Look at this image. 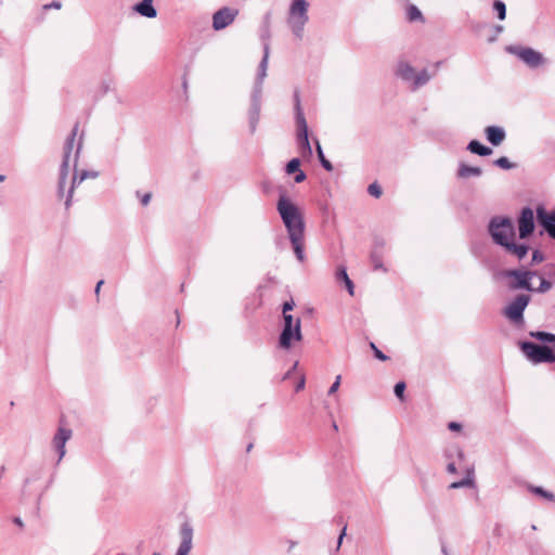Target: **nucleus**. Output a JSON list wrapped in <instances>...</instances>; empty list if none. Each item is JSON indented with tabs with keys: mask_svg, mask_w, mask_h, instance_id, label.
<instances>
[{
	"mask_svg": "<svg viewBox=\"0 0 555 555\" xmlns=\"http://www.w3.org/2000/svg\"><path fill=\"white\" fill-rule=\"evenodd\" d=\"M534 285H539V281L537 279L534 280Z\"/></svg>",
	"mask_w": 555,
	"mask_h": 555,
	"instance_id": "obj_55",
	"label": "nucleus"
},
{
	"mask_svg": "<svg viewBox=\"0 0 555 555\" xmlns=\"http://www.w3.org/2000/svg\"><path fill=\"white\" fill-rule=\"evenodd\" d=\"M544 257L539 250H534L532 254V262H541L543 261Z\"/></svg>",
	"mask_w": 555,
	"mask_h": 555,
	"instance_id": "obj_41",
	"label": "nucleus"
},
{
	"mask_svg": "<svg viewBox=\"0 0 555 555\" xmlns=\"http://www.w3.org/2000/svg\"><path fill=\"white\" fill-rule=\"evenodd\" d=\"M340 380H341V376L340 375H337L336 378H335V382L332 384V386L330 387L328 389V395H334L339 386H340Z\"/></svg>",
	"mask_w": 555,
	"mask_h": 555,
	"instance_id": "obj_37",
	"label": "nucleus"
},
{
	"mask_svg": "<svg viewBox=\"0 0 555 555\" xmlns=\"http://www.w3.org/2000/svg\"><path fill=\"white\" fill-rule=\"evenodd\" d=\"M237 15V10L223 8L217 11L212 16V26L216 30H220L229 26Z\"/></svg>",
	"mask_w": 555,
	"mask_h": 555,
	"instance_id": "obj_14",
	"label": "nucleus"
},
{
	"mask_svg": "<svg viewBox=\"0 0 555 555\" xmlns=\"http://www.w3.org/2000/svg\"><path fill=\"white\" fill-rule=\"evenodd\" d=\"M531 336H533L542 341H555V335L548 334L545 332H535V333L532 332Z\"/></svg>",
	"mask_w": 555,
	"mask_h": 555,
	"instance_id": "obj_33",
	"label": "nucleus"
},
{
	"mask_svg": "<svg viewBox=\"0 0 555 555\" xmlns=\"http://www.w3.org/2000/svg\"><path fill=\"white\" fill-rule=\"evenodd\" d=\"M346 530H347V528L344 527L341 532H340V534H339V537H338L337 547H336L337 550H339V547H340V545L343 543L344 537L346 535Z\"/></svg>",
	"mask_w": 555,
	"mask_h": 555,
	"instance_id": "obj_43",
	"label": "nucleus"
},
{
	"mask_svg": "<svg viewBox=\"0 0 555 555\" xmlns=\"http://www.w3.org/2000/svg\"><path fill=\"white\" fill-rule=\"evenodd\" d=\"M72 437V430L66 427H59L55 436L53 437L52 444L55 451L59 453V462L65 456L66 453V442Z\"/></svg>",
	"mask_w": 555,
	"mask_h": 555,
	"instance_id": "obj_15",
	"label": "nucleus"
},
{
	"mask_svg": "<svg viewBox=\"0 0 555 555\" xmlns=\"http://www.w3.org/2000/svg\"><path fill=\"white\" fill-rule=\"evenodd\" d=\"M103 283L104 282L102 280L96 283V286H95V294L96 295H99V293L101 291V286L103 285Z\"/></svg>",
	"mask_w": 555,
	"mask_h": 555,
	"instance_id": "obj_47",
	"label": "nucleus"
},
{
	"mask_svg": "<svg viewBox=\"0 0 555 555\" xmlns=\"http://www.w3.org/2000/svg\"><path fill=\"white\" fill-rule=\"evenodd\" d=\"M493 9L496 11L498 17L500 20H504L505 18V16H506V7H505L503 1L495 0L493 2Z\"/></svg>",
	"mask_w": 555,
	"mask_h": 555,
	"instance_id": "obj_31",
	"label": "nucleus"
},
{
	"mask_svg": "<svg viewBox=\"0 0 555 555\" xmlns=\"http://www.w3.org/2000/svg\"><path fill=\"white\" fill-rule=\"evenodd\" d=\"M96 177H98V172H95V171H87V170H83L80 173H75L74 175L72 186H70V189L68 191V194H67V197H66V201H65L66 208H68L70 206V202H72L73 192H74L75 186L77 184L81 183L82 181H85L88 178H96Z\"/></svg>",
	"mask_w": 555,
	"mask_h": 555,
	"instance_id": "obj_20",
	"label": "nucleus"
},
{
	"mask_svg": "<svg viewBox=\"0 0 555 555\" xmlns=\"http://www.w3.org/2000/svg\"><path fill=\"white\" fill-rule=\"evenodd\" d=\"M78 135V125H75V127L72 130L70 135L66 139L65 145H64V155H63V162L61 165V172H60V181H59V194L63 196L64 188H65V180L69 172V166L73 164V166L76 168L78 156L82 146L81 137L77 140L76 137Z\"/></svg>",
	"mask_w": 555,
	"mask_h": 555,
	"instance_id": "obj_4",
	"label": "nucleus"
},
{
	"mask_svg": "<svg viewBox=\"0 0 555 555\" xmlns=\"http://www.w3.org/2000/svg\"><path fill=\"white\" fill-rule=\"evenodd\" d=\"M537 219L545 232L555 240V210L547 211L543 206L537 208Z\"/></svg>",
	"mask_w": 555,
	"mask_h": 555,
	"instance_id": "obj_13",
	"label": "nucleus"
},
{
	"mask_svg": "<svg viewBox=\"0 0 555 555\" xmlns=\"http://www.w3.org/2000/svg\"><path fill=\"white\" fill-rule=\"evenodd\" d=\"M309 3L306 0H293L288 10L287 23L296 36L301 39L304 35V28L307 24Z\"/></svg>",
	"mask_w": 555,
	"mask_h": 555,
	"instance_id": "obj_5",
	"label": "nucleus"
},
{
	"mask_svg": "<svg viewBox=\"0 0 555 555\" xmlns=\"http://www.w3.org/2000/svg\"><path fill=\"white\" fill-rule=\"evenodd\" d=\"M294 100L297 126V143L304 156H311L312 149L308 137V125L301 108L299 93L297 91L294 94Z\"/></svg>",
	"mask_w": 555,
	"mask_h": 555,
	"instance_id": "obj_6",
	"label": "nucleus"
},
{
	"mask_svg": "<svg viewBox=\"0 0 555 555\" xmlns=\"http://www.w3.org/2000/svg\"><path fill=\"white\" fill-rule=\"evenodd\" d=\"M300 169V160L298 158H293L286 165V172L288 175L295 173Z\"/></svg>",
	"mask_w": 555,
	"mask_h": 555,
	"instance_id": "obj_32",
	"label": "nucleus"
},
{
	"mask_svg": "<svg viewBox=\"0 0 555 555\" xmlns=\"http://www.w3.org/2000/svg\"><path fill=\"white\" fill-rule=\"evenodd\" d=\"M261 95L259 88L257 90H253L251 93V105L249 109V124L251 132L256 130L257 124L259 121L260 116V106H261Z\"/></svg>",
	"mask_w": 555,
	"mask_h": 555,
	"instance_id": "obj_16",
	"label": "nucleus"
},
{
	"mask_svg": "<svg viewBox=\"0 0 555 555\" xmlns=\"http://www.w3.org/2000/svg\"><path fill=\"white\" fill-rule=\"evenodd\" d=\"M374 267H375V269H379V268H382V264L378 262H375Z\"/></svg>",
	"mask_w": 555,
	"mask_h": 555,
	"instance_id": "obj_50",
	"label": "nucleus"
},
{
	"mask_svg": "<svg viewBox=\"0 0 555 555\" xmlns=\"http://www.w3.org/2000/svg\"><path fill=\"white\" fill-rule=\"evenodd\" d=\"M487 140L494 146L500 145L505 140V131L499 126H489L485 129Z\"/></svg>",
	"mask_w": 555,
	"mask_h": 555,
	"instance_id": "obj_19",
	"label": "nucleus"
},
{
	"mask_svg": "<svg viewBox=\"0 0 555 555\" xmlns=\"http://www.w3.org/2000/svg\"><path fill=\"white\" fill-rule=\"evenodd\" d=\"M415 68L406 61H399L396 66V75L403 81L412 85L415 77Z\"/></svg>",
	"mask_w": 555,
	"mask_h": 555,
	"instance_id": "obj_17",
	"label": "nucleus"
},
{
	"mask_svg": "<svg viewBox=\"0 0 555 555\" xmlns=\"http://www.w3.org/2000/svg\"><path fill=\"white\" fill-rule=\"evenodd\" d=\"M475 487V474L474 468H467L466 477L460 481L452 482L449 488L450 489H460V488H474Z\"/></svg>",
	"mask_w": 555,
	"mask_h": 555,
	"instance_id": "obj_23",
	"label": "nucleus"
},
{
	"mask_svg": "<svg viewBox=\"0 0 555 555\" xmlns=\"http://www.w3.org/2000/svg\"><path fill=\"white\" fill-rule=\"evenodd\" d=\"M268 61H269V46L264 44L263 57L259 64L257 78H256V82L254 86V90H257L259 88L260 94H262V83L267 76Z\"/></svg>",
	"mask_w": 555,
	"mask_h": 555,
	"instance_id": "obj_18",
	"label": "nucleus"
},
{
	"mask_svg": "<svg viewBox=\"0 0 555 555\" xmlns=\"http://www.w3.org/2000/svg\"><path fill=\"white\" fill-rule=\"evenodd\" d=\"M530 490L533 493H535L548 501H555V495L552 492L544 490L542 487H531Z\"/></svg>",
	"mask_w": 555,
	"mask_h": 555,
	"instance_id": "obj_29",
	"label": "nucleus"
},
{
	"mask_svg": "<svg viewBox=\"0 0 555 555\" xmlns=\"http://www.w3.org/2000/svg\"><path fill=\"white\" fill-rule=\"evenodd\" d=\"M504 276L509 279L508 286L512 289H526L544 294L552 288V283L538 271L507 270L504 272Z\"/></svg>",
	"mask_w": 555,
	"mask_h": 555,
	"instance_id": "obj_3",
	"label": "nucleus"
},
{
	"mask_svg": "<svg viewBox=\"0 0 555 555\" xmlns=\"http://www.w3.org/2000/svg\"><path fill=\"white\" fill-rule=\"evenodd\" d=\"M439 65H440V62H437V63L435 64L436 69L439 67Z\"/></svg>",
	"mask_w": 555,
	"mask_h": 555,
	"instance_id": "obj_53",
	"label": "nucleus"
},
{
	"mask_svg": "<svg viewBox=\"0 0 555 555\" xmlns=\"http://www.w3.org/2000/svg\"><path fill=\"white\" fill-rule=\"evenodd\" d=\"M283 331L280 335L279 344L283 349H289L293 341L302 339L300 319H294L292 314H285Z\"/></svg>",
	"mask_w": 555,
	"mask_h": 555,
	"instance_id": "obj_7",
	"label": "nucleus"
},
{
	"mask_svg": "<svg viewBox=\"0 0 555 555\" xmlns=\"http://www.w3.org/2000/svg\"><path fill=\"white\" fill-rule=\"evenodd\" d=\"M519 346L526 358L534 364L553 363L555 361L554 352L546 346H540L530 341H522Z\"/></svg>",
	"mask_w": 555,
	"mask_h": 555,
	"instance_id": "obj_8",
	"label": "nucleus"
},
{
	"mask_svg": "<svg viewBox=\"0 0 555 555\" xmlns=\"http://www.w3.org/2000/svg\"><path fill=\"white\" fill-rule=\"evenodd\" d=\"M406 16L410 22L422 21L423 14L417 7L411 4L406 9Z\"/></svg>",
	"mask_w": 555,
	"mask_h": 555,
	"instance_id": "obj_26",
	"label": "nucleus"
},
{
	"mask_svg": "<svg viewBox=\"0 0 555 555\" xmlns=\"http://www.w3.org/2000/svg\"><path fill=\"white\" fill-rule=\"evenodd\" d=\"M467 150L479 156H489L492 154V150L490 147L482 145L477 140H472L467 145Z\"/></svg>",
	"mask_w": 555,
	"mask_h": 555,
	"instance_id": "obj_25",
	"label": "nucleus"
},
{
	"mask_svg": "<svg viewBox=\"0 0 555 555\" xmlns=\"http://www.w3.org/2000/svg\"><path fill=\"white\" fill-rule=\"evenodd\" d=\"M153 555H160L159 553H154Z\"/></svg>",
	"mask_w": 555,
	"mask_h": 555,
	"instance_id": "obj_56",
	"label": "nucleus"
},
{
	"mask_svg": "<svg viewBox=\"0 0 555 555\" xmlns=\"http://www.w3.org/2000/svg\"><path fill=\"white\" fill-rule=\"evenodd\" d=\"M506 51L511 54L518 56L525 64L531 68H537L545 64V59L539 51L532 48H522L516 46H508Z\"/></svg>",
	"mask_w": 555,
	"mask_h": 555,
	"instance_id": "obj_10",
	"label": "nucleus"
},
{
	"mask_svg": "<svg viewBox=\"0 0 555 555\" xmlns=\"http://www.w3.org/2000/svg\"><path fill=\"white\" fill-rule=\"evenodd\" d=\"M482 170L480 167H473L465 164H461L457 170L459 178L468 179L470 177L481 176Z\"/></svg>",
	"mask_w": 555,
	"mask_h": 555,
	"instance_id": "obj_24",
	"label": "nucleus"
},
{
	"mask_svg": "<svg viewBox=\"0 0 555 555\" xmlns=\"http://www.w3.org/2000/svg\"><path fill=\"white\" fill-rule=\"evenodd\" d=\"M317 152H318V156H319V159L321 162V165L323 166V168L327 171H332L333 170V165L331 164L330 160H327L323 154V151H322V147L320 145L319 142H317Z\"/></svg>",
	"mask_w": 555,
	"mask_h": 555,
	"instance_id": "obj_28",
	"label": "nucleus"
},
{
	"mask_svg": "<svg viewBox=\"0 0 555 555\" xmlns=\"http://www.w3.org/2000/svg\"><path fill=\"white\" fill-rule=\"evenodd\" d=\"M151 198H152V194L151 193H145V194H143L141 196L140 201H141L143 206H146L150 203Z\"/></svg>",
	"mask_w": 555,
	"mask_h": 555,
	"instance_id": "obj_42",
	"label": "nucleus"
},
{
	"mask_svg": "<svg viewBox=\"0 0 555 555\" xmlns=\"http://www.w3.org/2000/svg\"><path fill=\"white\" fill-rule=\"evenodd\" d=\"M404 390H405V383L399 382L395 385V395L397 398H399L401 401L404 400Z\"/></svg>",
	"mask_w": 555,
	"mask_h": 555,
	"instance_id": "obj_34",
	"label": "nucleus"
},
{
	"mask_svg": "<svg viewBox=\"0 0 555 555\" xmlns=\"http://www.w3.org/2000/svg\"><path fill=\"white\" fill-rule=\"evenodd\" d=\"M370 346H371L372 350L374 351L375 357H376L378 360H380V361H386V360L388 359V357H387L385 353H383V352H382V351H380V350L375 346V344H374V343H371V345H370Z\"/></svg>",
	"mask_w": 555,
	"mask_h": 555,
	"instance_id": "obj_36",
	"label": "nucleus"
},
{
	"mask_svg": "<svg viewBox=\"0 0 555 555\" xmlns=\"http://www.w3.org/2000/svg\"><path fill=\"white\" fill-rule=\"evenodd\" d=\"M367 192L370 195L378 198L382 195V188L377 183H372L369 185Z\"/></svg>",
	"mask_w": 555,
	"mask_h": 555,
	"instance_id": "obj_35",
	"label": "nucleus"
},
{
	"mask_svg": "<svg viewBox=\"0 0 555 555\" xmlns=\"http://www.w3.org/2000/svg\"><path fill=\"white\" fill-rule=\"evenodd\" d=\"M519 236L526 238L534 230V214L529 207L524 208L518 219Z\"/></svg>",
	"mask_w": 555,
	"mask_h": 555,
	"instance_id": "obj_12",
	"label": "nucleus"
},
{
	"mask_svg": "<svg viewBox=\"0 0 555 555\" xmlns=\"http://www.w3.org/2000/svg\"><path fill=\"white\" fill-rule=\"evenodd\" d=\"M180 544L175 555H188L193 548L194 529L189 521L181 524L179 528Z\"/></svg>",
	"mask_w": 555,
	"mask_h": 555,
	"instance_id": "obj_11",
	"label": "nucleus"
},
{
	"mask_svg": "<svg viewBox=\"0 0 555 555\" xmlns=\"http://www.w3.org/2000/svg\"><path fill=\"white\" fill-rule=\"evenodd\" d=\"M50 8L60 9L61 8V3L60 2H52L51 4L44 5V9H50Z\"/></svg>",
	"mask_w": 555,
	"mask_h": 555,
	"instance_id": "obj_46",
	"label": "nucleus"
},
{
	"mask_svg": "<svg viewBox=\"0 0 555 555\" xmlns=\"http://www.w3.org/2000/svg\"><path fill=\"white\" fill-rule=\"evenodd\" d=\"M295 173H296V176H295L294 180L296 183H300L306 180V173L301 169H299V171H297Z\"/></svg>",
	"mask_w": 555,
	"mask_h": 555,
	"instance_id": "obj_40",
	"label": "nucleus"
},
{
	"mask_svg": "<svg viewBox=\"0 0 555 555\" xmlns=\"http://www.w3.org/2000/svg\"><path fill=\"white\" fill-rule=\"evenodd\" d=\"M291 372L292 371L287 372L286 375L284 376V378H287L291 375Z\"/></svg>",
	"mask_w": 555,
	"mask_h": 555,
	"instance_id": "obj_52",
	"label": "nucleus"
},
{
	"mask_svg": "<svg viewBox=\"0 0 555 555\" xmlns=\"http://www.w3.org/2000/svg\"><path fill=\"white\" fill-rule=\"evenodd\" d=\"M305 384H306L305 377H301L300 380L296 385V391L302 390L305 388Z\"/></svg>",
	"mask_w": 555,
	"mask_h": 555,
	"instance_id": "obj_44",
	"label": "nucleus"
},
{
	"mask_svg": "<svg viewBox=\"0 0 555 555\" xmlns=\"http://www.w3.org/2000/svg\"><path fill=\"white\" fill-rule=\"evenodd\" d=\"M531 529H532V530H537L538 528H537V526H535V525H532V526H531Z\"/></svg>",
	"mask_w": 555,
	"mask_h": 555,
	"instance_id": "obj_54",
	"label": "nucleus"
},
{
	"mask_svg": "<svg viewBox=\"0 0 555 555\" xmlns=\"http://www.w3.org/2000/svg\"><path fill=\"white\" fill-rule=\"evenodd\" d=\"M276 210L286 228L296 258L305 261V220L299 207L285 194H281Z\"/></svg>",
	"mask_w": 555,
	"mask_h": 555,
	"instance_id": "obj_1",
	"label": "nucleus"
},
{
	"mask_svg": "<svg viewBox=\"0 0 555 555\" xmlns=\"http://www.w3.org/2000/svg\"><path fill=\"white\" fill-rule=\"evenodd\" d=\"M447 470H448V473H450V474H455V473H456L455 464H454V463H452V462H451V463H449V464L447 465Z\"/></svg>",
	"mask_w": 555,
	"mask_h": 555,
	"instance_id": "obj_45",
	"label": "nucleus"
},
{
	"mask_svg": "<svg viewBox=\"0 0 555 555\" xmlns=\"http://www.w3.org/2000/svg\"><path fill=\"white\" fill-rule=\"evenodd\" d=\"M494 165L505 170L515 168V164L511 163L509 159L505 156L495 159Z\"/></svg>",
	"mask_w": 555,
	"mask_h": 555,
	"instance_id": "obj_30",
	"label": "nucleus"
},
{
	"mask_svg": "<svg viewBox=\"0 0 555 555\" xmlns=\"http://www.w3.org/2000/svg\"><path fill=\"white\" fill-rule=\"evenodd\" d=\"M457 456H459V459H460V460H463V459H464V452H463V450H462V449H460V448L457 449Z\"/></svg>",
	"mask_w": 555,
	"mask_h": 555,
	"instance_id": "obj_48",
	"label": "nucleus"
},
{
	"mask_svg": "<svg viewBox=\"0 0 555 555\" xmlns=\"http://www.w3.org/2000/svg\"><path fill=\"white\" fill-rule=\"evenodd\" d=\"M337 276H338V279H341V280L345 282V284H346V286H347V288H348L349 294H350V295H353V283H352V281L349 279V276H348L347 271H346V269H345V268H340V269L338 270Z\"/></svg>",
	"mask_w": 555,
	"mask_h": 555,
	"instance_id": "obj_27",
	"label": "nucleus"
},
{
	"mask_svg": "<svg viewBox=\"0 0 555 555\" xmlns=\"http://www.w3.org/2000/svg\"><path fill=\"white\" fill-rule=\"evenodd\" d=\"M448 428L451 430V431H461L462 430V424L457 423V422H450L448 424Z\"/></svg>",
	"mask_w": 555,
	"mask_h": 555,
	"instance_id": "obj_39",
	"label": "nucleus"
},
{
	"mask_svg": "<svg viewBox=\"0 0 555 555\" xmlns=\"http://www.w3.org/2000/svg\"><path fill=\"white\" fill-rule=\"evenodd\" d=\"M489 232L492 240L503 246L509 254L516 256L519 260L528 253V246L515 244V228L513 221L506 217H495L489 223Z\"/></svg>",
	"mask_w": 555,
	"mask_h": 555,
	"instance_id": "obj_2",
	"label": "nucleus"
},
{
	"mask_svg": "<svg viewBox=\"0 0 555 555\" xmlns=\"http://www.w3.org/2000/svg\"><path fill=\"white\" fill-rule=\"evenodd\" d=\"M294 306H295V304L292 300L284 302V305H283V318L285 317V314H288L287 313L288 311L294 309Z\"/></svg>",
	"mask_w": 555,
	"mask_h": 555,
	"instance_id": "obj_38",
	"label": "nucleus"
},
{
	"mask_svg": "<svg viewBox=\"0 0 555 555\" xmlns=\"http://www.w3.org/2000/svg\"><path fill=\"white\" fill-rule=\"evenodd\" d=\"M436 72L429 73L427 69H422L421 72L415 73V77L412 81L411 88L416 90L423 86H425L434 76Z\"/></svg>",
	"mask_w": 555,
	"mask_h": 555,
	"instance_id": "obj_22",
	"label": "nucleus"
},
{
	"mask_svg": "<svg viewBox=\"0 0 555 555\" xmlns=\"http://www.w3.org/2000/svg\"><path fill=\"white\" fill-rule=\"evenodd\" d=\"M153 1L154 0H142L133 7V10L141 16L154 18L157 16V11L153 7Z\"/></svg>",
	"mask_w": 555,
	"mask_h": 555,
	"instance_id": "obj_21",
	"label": "nucleus"
},
{
	"mask_svg": "<svg viewBox=\"0 0 555 555\" xmlns=\"http://www.w3.org/2000/svg\"><path fill=\"white\" fill-rule=\"evenodd\" d=\"M530 301V297L525 294L517 295L503 310L505 318L515 325L524 323V311Z\"/></svg>",
	"mask_w": 555,
	"mask_h": 555,
	"instance_id": "obj_9",
	"label": "nucleus"
},
{
	"mask_svg": "<svg viewBox=\"0 0 555 555\" xmlns=\"http://www.w3.org/2000/svg\"><path fill=\"white\" fill-rule=\"evenodd\" d=\"M5 177L3 175H0V182L4 181Z\"/></svg>",
	"mask_w": 555,
	"mask_h": 555,
	"instance_id": "obj_51",
	"label": "nucleus"
},
{
	"mask_svg": "<svg viewBox=\"0 0 555 555\" xmlns=\"http://www.w3.org/2000/svg\"><path fill=\"white\" fill-rule=\"evenodd\" d=\"M14 522H15L17 526H20V527H23V525H24V524H23V521H22V519H21V518H18V517H16V518L14 519Z\"/></svg>",
	"mask_w": 555,
	"mask_h": 555,
	"instance_id": "obj_49",
	"label": "nucleus"
}]
</instances>
